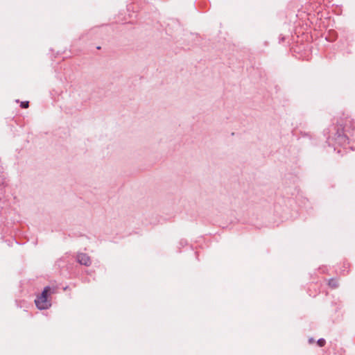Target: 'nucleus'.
<instances>
[{
    "label": "nucleus",
    "instance_id": "obj_5",
    "mask_svg": "<svg viewBox=\"0 0 355 355\" xmlns=\"http://www.w3.org/2000/svg\"><path fill=\"white\" fill-rule=\"evenodd\" d=\"M325 343H326V340L324 338H320L317 341V344L319 347L324 346Z\"/></svg>",
    "mask_w": 355,
    "mask_h": 355
},
{
    "label": "nucleus",
    "instance_id": "obj_1",
    "mask_svg": "<svg viewBox=\"0 0 355 355\" xmlns=\"http://www.w3.org/2000/svg\"><path fill=\"white\" fill-rule=\"evenodd\" d=\"M349 122L350 123V128L352 130L354 129L353 126V121L352 120H347L345 123L343 122V120L340 119L338 121L336 125H333L328 130H324V134L331 133L327 138V143L329 146H334L335 144H338V146H345L349 143V138L345 133L347 130H346L347 123Z\"/></svg>",
    "mask_w": 355,
    "mask_h": 355
},
{
    "label": "nucleus",
    "instance_id": "obj_2",
    "mask_svg": "<svg viewBox=\"0 0 355 355\" xmlns=\"http://www.w3.org/2000/svg\"><path fill=\"white\" fill-rule=\"evenodd\" d=\"M55 288L49 286L44 288L41 293L35 300L36 307L40 310L48 309L51 306L50 296L54 292Z\"/></svg>",
    "mask_w": 355,
    "mask_h": 355
},
{
    "label": "nucleus",
    "instance_id": "obj_10",
    "mask_svg": "<svg viewBox=\"0 0 355 355\" xmlns=\"http://www.w3.org/2000/svg\"><path fill=\"white\" fill-rule=\"evenodd\" d=\"M304 136H309V133H304Z\"/></svg>",
    "mask_w": 355,
    "mask_h": 355
},
{
    "label": "nucleus",
    "instance_id": "obj_3",
    "mask_svg": "<svg viewBox=\"0 0 355 355\" xmlns=\"http://www.w3.org/2000/svg\"><path fill=\"white\" fill-rule=\"evenodd\" d=\"M76 261L80 264L85 266H89L92 264L90 257L85 253H78L76 255Z\"/></svg>",
    "mask_w": 355,
    "mask_h": 355
},
{
    "label": "nucleus",
    "instance_id": "obj_9",
    "mask_svg": "<svg viewBox=\"0 0 355 355\" xmlns=\"http://www.w3.org/2000/svg\"><path fill=\"white\" fill-rule=\"evenodd\" d=\"M314 340H313V338H311L309 339V343H313Z\"/></svg>",
    "mask_w": 355,
    "mask_h": 355
},
{
    "label": "nucleus",
    "instance_id": "obj_6",
    "mask_svg": "<svg viewBox=\"0 0 355 355\" xmlns=\"http://www.w3.org/2000/svg\"><path fill=\"white\" fill-rule=\"evenodd\" d=\"M20 107L24 109L28 108L29 107V101H26L21 102Z\"/></svg>",
    "mask_w": 355,
    "mask_h": 355
},
{
    "label": "nucleus",
    "instance_id": "obj_4",
    "mask_svg": "<svg viewBox=\"0 0 355 355\" xmlns=\"http://www.w3.org/2000/svg\"><path fill=\"white\" fill-rule=\"evenodd\" d=\"M329 286L332 288H336L338 286V280L335 278H331L329 280Z\"/></svg>",
    "mask_w": 355,
    "mask_h": 355
},
{
    "label": "nucleus",
    "instance_id": "obj_11",
    "mask_svg": "<svg viewBox=\"0 0 355 355\" xmlns=\"http://www.w3.org/2000/svg\"><path fill=\"white\" fill-rule=\"evenodd\" d=\"M97 49H101V46H97Z\"/></svg>",
    "mask_w": 355,
    "mask_h": 355
},
{
    "label": "nucleus",
    "instance_id": "obj_7",
    "mask_svg": "<svg viewBox=\"0 0 355 355\" xmlns=\"http://www.w3.org/2000/svg\"><path fill=\"white\" fill-rule=\"evenodd\" d=\"M187 244V241H186V240H181V241H180V245L181 246H184V245H186Z\"/></svg>",
    "mask_w": 355,
    "mask_h": 355
},
{
    "label": "nucleus",
    "instance_id": "obj_8",
    "mask_svg": "<svg viewBox=\"0 0 355 355\" xmlns=\"http://www.w3.org/2000/svg\"><path fill=\"white\" fill-rule=\"evenodd\" d=\"M284 40H285V37H282L280 38V41H279V42H283Z\"/></svg>",
    "mask_w": 355,
    "mask_h": 355
}]
</instances>
